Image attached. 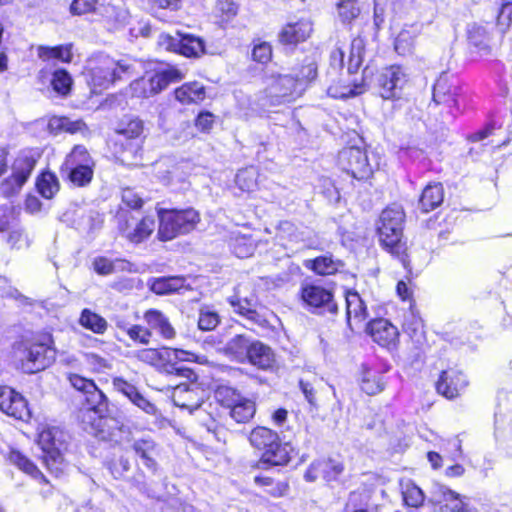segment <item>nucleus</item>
Listing matches in <instances>:
<instances>
[{
	"mask_svg": "<svg viewBox=\"0 0 512 512\" xmlns=\"http://www.w3.org/2000/svg\"><path fill=\"white\" fill-rule=\"evenodd\" d=\"M235 182L242 191H253L257 187V171L253 167L240 170Z\"/></svg>",
	"mask_w": 512,
	"mask_h": 512,
	"instance_id": "45",
	"label": "nucleus"
},
{
	"mask_svg": "<svg viewBox=\"0 0 512 512\" xmlns=\"http://www.w3.org/2000/svg\"><path fill=\"white\" fill-rule=\"evenodd\" d=\"M305 266L319 275H331L344 266L339 259H334L332 255H323L314 260L306 261Z\"/></svg>",
	"mask_w": 512,
	"mask_h": 512,
	"instance_id": "30",
	"label": "nucleus"
},
{
	"mask_svg": "<svg viewBox=\"0 0 512 512\" xmlns=\"http://www.w3.org/2000/svg\"><path fill=\"white\" fill-rule=\"evenodd\" d=\"M143 132L144 123L139 118L129 120L123 127L118 129L117 131V133L120 136H123L125 139L135 141L133 145L134 153H137V151L141 148Z\"/></svg>",
	"mask_w": 512,
	"mask_h": 512,
	"instance_id": "31",
	"label": "nucleus"
},
{
	"mask_svg": "<svg viewBox=\"0 0 512 512\" xmlns=\"http://www.w3.org/2000/svg\"><path fill=\"white\" fill-rule=\"evenodd\" d=\"M241 397L234 388L228 386H220L215 391L216 400L227 408H230L236 401H240Z\"/></svg>",
	"mask_w": 512,
	"mask_h": 512,
	"instance_id": "48",
	"label": "nucleus"
},
{
	"mask_svg": "<svg viewBox=\"0 0 512 512\" xmlns=\"http://www.w3.org/2000/svg\"><path fill=\"white\" fill-rule=\"evenodd\" d=\"M230 305L234 308V311L240 315L245 316L248 320L253 323L261 324L262 318L255 311L253 303L248 299H240L238 296H232L228 299Z\"/></svg>",
	"mask_w": 512,
	"mask_h": 512,
	"instance_id": "37",
	"label": "nucleus"
},
{
	"mask_svg": "<svg viewBox=\"0 0 512 512\" xmlns=\"http://www.w3.org/2000/svg\"><path fill=\"white\" fill-rule=\"evenodd\" d=\"M252 57L259 63H267L272 57L271 46L266 42L255 45L252 51Z\"/></svg>",
	"mask_w": 512,
	"mask_h": 512,
	"instance_id": "57",
	"label": "nucleus"
},
{
	"mask_svg": "<svg viewBox=\"0 0 512 512\" xmlns=\"http://www.w3.org/2000/svg\"><path fill=\"white\" fill-rule=\"evenodd\" d=\"M468 381L466 376L457 370L449 369L443 371L437 384V391L448 399H453L460 395L466 388Z\"/></svg>",
	"mask_w": 512,
	"mask_h": 512,
	"instance_id": "19",
	"label": "nucleus"
},
{
	"mask_svg": "<svg viewBox=\"0 0 512 512\" xmlns=\"http://www.w3.org/2000/svg\"><path fill=\"white\" fill-rule=\"evenodd\" d=\"M434 499H442L441 512H472L471 507L463 501L460 494L441 485L435 486Z\"/></svg>",
	"mask_w": 512,
	"mask_h": 512,
	"instance_id": "22",
	"label": "nucleus"
},
{
	"mask_svg": "<svg viewBox=\"0 0 512 512\" xmlns=\"http://www.w3.org/2000/svg\"><path fill=\"white\" fill-rule=\"evenodd\" d=\"M185 73L176 68L168 67L156 73H147L130 84L133 96L139 98H148L160 93L169 84L176 83L184 79Z\"/></svg>",
	"mask_w": 512,
	"mask_h": 512,
	"instance_id": "7",
	"label": "nucleus"
},
{
	"mask_svg": "<svg viewBox=\"0 0 512 512\" xmlns=\"http://www.w3.org/2000/svg\"><path fill=\"white\" fill-rule=\"evenodd\" d=\"M108 410V399L105 409L98 411L97 407L82 408L79 419L82 428L101 441L121 444L129 438V429L118 419L105 416Z\"/></svg>",
	"mask_w": 512,
	"mask_h": 512,
	"instance_id": "3",
	"label": "nucleus"
},
{
	"mask_svg": "<svg viewBox=\"0 0 512 512\" xmlns=\"http://www.w3.org/2000/svg\"><path fill=\"white\" fill-rule=\"evenodd\" d=\"M0 411L22 421H27L31 417L25 398L8 386H0Z\"/></svg>",
	"mask_w": 512,
	"mask_h": 512,
	"instance_id": "15",
	"label": "nucleus"
},
{
	"mask_svg": "<svg viewBox=\"0 0 512 512\" xmlns=\"http://www.w3.org/2000/svg\"><path fill=\"white\" fill-rule=\"evenodd\" d=\"M101 14L114 28L124 25L128 20V12L114 5H101Z\"/></svg>",
	"mask_w": 512,
	"mask_h": 512,
	"instance_id": "40",
	"label": "nucleus"
},
{
	"mask_svg": "<svg viewBox=\"0 0 512 512\" xmlns=\"http://www.w3.org/2000/svg\"><path fill=\"white\" fill-rule=\"evenodd\" d=\"M404 212L400 207H388L380 215L377 228L382 246L406 266V244L402 241Z\"/></svg>",
	"mask_w": 512,
	"mask_h": 512,
	"instance_id": "4",
	"label": "nucleus"
},
{
	"mask_svg": "<svg viewBox=\"0 0 512 512\" xmlns=\"http://www.w3.org/2000/svg\"><path fill=\"white\" fill-rule=\"evenodd\" d=\"M339 164L356 179H366L372 174L366 151L359 147H348L339 153Z\"/></svg>",
	"mask_w": 512,
	"mask_h": 512,
	"instance_id": "12",
	"label": "nucleus"
},
{
	"mask_svg": "<svg viewBox=\"0 0 512 512\" xmlns=\"http://www.w3.org/2000/svg\"><path fill=\"white\" fill-rule=\"evenodd\" d=\"M144 320L149 328L158 331L164 338L172 339L175 336V330L168 319L158 310L151 309L145 312Z\"/></svg>",
	"mask_w": 512,
	"mask_h": 512,
	"instance_id": "28",
	"label": "nucleus"
},
{
	"mask_svg": "<svg viewBox=\"0 0 512 512\" xmlns=\"http://www.w3.org/2000/svg\"><path fill=\"white\" fill-rule=\"evenodd\" d=\"M133 64L128 59H114L106 54L91 56L85 65L84 75L93 93L108 89L116 81L131 76Z\"/></svg>",
	"mask_w": 512,
	"mask_h": 512,
	"instance_id": "1",
	"label": "nucleus"
},
{
	"mask_svg": "<svg viewBox=\"0 0 512 512\" xmlns=\"http://www.w3.org/2000/svg\"><path fill=\"white\" fill-rule=\"evenodd\" d=\"M130 401L149 415H155L157 412L156 406L146 399L139 391L133 395Z\"/></svg>",
	"mask_w": 512,
	"mask_h": 512,
	"instance_id": "61",
	"label": "nucleus"
},
{
	"mask_svg": "<svg viewBox=\"0 0 512 512\" xmlns=\"http://www.w3.org/2000/svg\"><path fill=\"white\" fill-rule=\"evenodd\" d=\"M320 464L324 478L328 481L336 480L344 471V465L336 460L320 461Z\"/></svg>",
	"mask_w": 512,
	"mask_h": 512,
	"instance_id": "51",
	"label": "nucleus"
},
{
	"mask_svg": "<svg viewBox=\"0 0 512 512\" xmlns=\"http://www.w3.org/2000/svg\"><path fill=\"white\" fill-rule=\"evenodd\" d=\"M99 0H73L70 10L73 14L82 15L97 10Z\"/></svg>",
	"mask_w": 512,
	"mask_h": 512,
	"instance_id": "54",
	"label": "nucleus"
},
{
	"mask_svg": "<svg viewBox=\"0 0 512 512\" xmlns=\"http://www.w3.org/2000/svg\"><path fill=\"white\" fill-rule=\"evenodd\" d=\"M301 299L304 303L314 309H321L323 312L336 313L337 304L329 289L320 285L305 284L301 288Z\"/></svg>",
	"mask_w": 512,
	"mask_h": 512,
	"instance_id": "16",
	"label": "nucleus"
},
{
	"mask_svg": "<svg viewBox=\"0 0 512 512\" xmlns=\"http://www.w3.org/2000/svg\"><path fill=\"white\" fill-rule=\"evenodd\" d=\"M384 386L385 381L382 373L370 369L364 371L361 388L365 393L375 395L383 391Z\"/></svg>",
	"mask_w": 512,
	"mask_h": 512,
	"instance_id": "36",
	"label": "nucleus"
},
{
	"mask_svg": "<svg viewBox=\"0 0 512 512\" xmlns=\"http://www.w3.org/2000/svg\"><path fill=\"white\" fill-rule=\"evenodd\" d=\"M122 202L133 209H138L143 204L142 198L130 188L122 190Z\"/></svg>",
	"mask_w": 512,
	"mask_h": 512,
	"instance_id": "62",
	"label": "nucleus"
},
{
	"mask_svg": "<svg viewBox=\"0 0 512 512\" xmlns=\"http://www.w3.org/2000/svg\"><path fill=\"white\" fill-rule=\"evenodd\" d=\"M38 56L43 61H48L50 59H58L62 62H70L72 60L71 46H40L38 48Z\"/></svg>",
	"mask_w": 512,
	"mask_h": 512,
	"instance_id": "39",
	"label": "nucleus"
},
{
	"mask_svg": "<svg viewBox=\"0 0 512 512\" xmlns=\"http://www.w3.org/2000/svg\"><path fill=\"white\" fill-rule=\"evenodd\" d=\"M79 324L83 328L101 335L104 334L108 328L107 321L102 316L88 308L82 310L79 317Z\"/></svg>",
	"mask_w": 512,
	"mask_h": 512,
	"instance_id": "33",
	"label": "nucleus"
},
{
	"mask_svg": "<svg viewBox=\"0 0 512 512\" xmlns=\"http://www.w3.org/2000/svg\"><path fill=\"white\" fill-rule=\"evenodd\" d=\"M51 84L55 92L65 96L70 92L72 78L66 70L59 69L53 73Z\"/></svg>",
	"mask_w": 512,
	"mask_h": 512,
	"instance_id": "47",
	"label": "nucleus"
},
{
	"mask_svg": "<svg viewBox=\"0 0 512 512\" xmlns=\"http://www.w3.org/2000/svg\"><path fill=\"white\" fill-rule=\"evenodd\" d=\"M217 11H219L226 20H229L237 14L238 7L232 0H218Z\"/></svg>",
	"mask_w": 512,
	"mask_h": 512,
	"instance_id": "63",
	"label": "nucleus"
},
{
	"mask_svg": "<svg viewBox=\"0 0 512 512\" xmlns=\"http://www.w3.org/2000/svg\"><path fill=\"white\" fill-rule=\"evenodd\" d=\"M313 31L310 19H300L285 25L279 33V41L286 45H296L307 40Z\"/></svg>",
	"mask_w": 512,
	"mask_h": 512,
	"instance_id": "21",
	"label": "nucleus"
},
{
	"mask_svg": "<svg viewBox=\"0 0 512 512\" xmlns=\"http://www.w3.org/2000/svg\"><path fill=\"white\" fill-rule=\"evenodd\" d=\"M317 76V67L315 63L309 62L306 66H304L299 74H297L295 80H297L298 88L301 87L304 83H309L314 80Z\"/></svg>",
	"mask_w": 512,
	"mask_h": 512,
	"instance_id": "58",
	"label": "nucleus"
},
{
	"mask_svg": "<svg viewBox=\"0 0 512 512\" xmlns=\"http://www.w3.org/2000/svg\"><path fill=\"white\" fill-rule=\"evenodd\" d=\"M203 390L196 383H180L173 388L172 401L183 409H187L190 413L197 411L198 418L206 427L208 432L216 433L218 425L215 419L209 416L205 418L206 409L202 408L204 404L200 394Z\"/></svg>",
	"mask_w": 512,
	"mask_h": 512,
	"instance_id": "8",
	"label": "nucleus"
},
{
	"mask_svg": "<svg viewBox=\"0 0 512 512\" xmlns=\"http://www.w3.org/2000/svg\"><path fill=\"white\" fill-rule=\"evenodd\" d=\"M444 199V190L441 183L428 184L420 197L419 206L423 212L427 213L437 208Z\"/></svg>",
	"mask_w": 512,
	"mask_h": 512,
	"instance_id": "27",
	"label": "nucleus"
},
{
	"mask_svg": "<svg viewBox=\"0 0 512 512\" xmlns=\"http://www.w3.org/2000/svg\"><path fill=\"white\" fill-rule=\"evenodd\" d=\"M174 96L182 105L196 104L205 99L206 90L199 82H188L176 88Z\"/></svg>",
	"mask_w": 512,
	"mask_h": 512,
	"instance_id": "25",
	"label": "nucleus"
},
{
	"mask_svg": "<svg viewBox=\"0 0 512 512\" xmlns=\"http://www.w3.org/2000/svg\"><path fill=\"white\" fill-rule=\"evenodd\" d=\"M336 8L343 23H350L360 13L357 0H336Z\"/></svg>",
	"mask_w": 512,
	"mask_h": 512,
	"instance_id": "44",
	"label": "nucleus"
},
{
	"mask_svg": "<svg viewBox=\"0 0 512 512\" xmlns=\"http://www.w3.org/2000/svg\"><path fill=\"white\" fill-rule=\"evenodd\" d=\"M246 361L259 369L267 370L274 366L275 357L269 346L260 341L253 340Z\"/></svg>",
	"mask_w": 512,
	"mask_h": 512,
	"instance_id": "24",
	"label": "nucleus"
},
{
	"mask_svg": "<svg viewBox=\"0 0 512 512\" xmlns=\"http://www.w3.org/2000/svg\"><path fill=\"white\" fill-rule=\"evenodd\" d=\"M219 323V317L211 311H201L198 319V327L203 331L213 330Z\"/></svg>",
	"mask_w": 512,
	"mask_h": 512,
	"instance_id": "56",
	"label": "nucleus"
},
{
	"mask_svg": "<svg viewBox=\"0 0 512 512\" xmlns=\"http://www.w3.org/2000/svg\"><path fill=\"white\" fill-rule=\"evenodd\" d=\"M112 384L116 391L125 395L129 400L138 392V389L133 384L127 382L121 377H115Z\"/></svg>",
	"mask_w": 512,
	"mask_h": 512,
	"instance_id": "60",
	"label": "nucleus"
},
{
	"mask_svg": "<svg viewBox=\"0 0 512 512\" xmlns=\"http://www.w3.org/2000/svg\"><path fill=\"white\" fill-rule=\"evenodd\" d=\"M403 500L407 506L417 508L424 502V493L416 485L410 484L403 491Z\"/></svg>",
	"mask_w": 512,
	"mask_h": 512,
	"instance_id": "49",
	"label": "nucleus"
},
{
	"mask_svg": "<svg viewBox=\"0 0 512 512\" xmlns=\"http://www.w3.org/2000/svg\"><path fill=\"white\" fill-rule=\"evenodd\" d=\"M42 457L47 469L56 477L64 473L66 464L59 449L48 450V453L43 454Z\"/></svg>",
	"mask_w": 512,
	"mask_h": 512,
	"instance_id": "43",
	"label": "nucleus"
},
{
	"mask_svg": "<svg viewBox=\"0 0 512 512\" xmlns=\"http://www.w3.org/2000/svg\"><path fill=\"white\" fill-rule=\"evenodd\" d=\"M8 459L11 464L15 465L21 471L30 475L31 477H33V478L42 477V473L37 468V466L30 459H28L25 455H23L19 451L12 450L9 453Z\"/></svg>",
	"mask_w": 512,
	"mask_h": 512,
	"instance_id": "38",
	"label": "nucleus"
},
{
	"mask_svg": "<svg viewBox=\"0 0 512 512\" xmlns=\"http://www.w3.org/2000/svg\"><path fill=\"white\" fill-rule=\"evenodd\" d=\"M407 81V74L401 66L391 65L385 67L380 71L376 79L379 95L384 100L399 99Z\"/></svg>",
	"mask_w": 512,
	"mask_h": 512,
	"instance_id": "10",
	"label": "nucleus"
},
{
	"mask_svg": "<svg viewBox=\"0 0 512 512\" xmlns=\"http://www.w3.org/2000/svg\"><path fill=\"white\" fill-rule=\"evenodd\" d=\"M57 434L58 431L55 428L45 429L39 434L38 443L43 454L48 453V450L59 449L58 440L56 439Z\"/></svg>",
	"mask_w": 512,
	"mask_h": 512,
	"instance_id": "50",
	"label": "nucleus"
},
{
	"mask_svg": "<svg viewBox=\"0 0 512 512\" xmlns=\"http://www.w3.org/2000/svg\"><path fill=\"white\" fill-rule=\"evenodd\" d=\"M35 165L36 159L31 152H20L12 164L11 176L4 179L0 185L1 194L4 197H11L19 193Z\"/></svg>",
	"mask_w": 512,
	"mask_h": 512,
	"instance_id": "9",
	"label": "nucleus"
},
{
	"mask_svg": "<svg viewBox=\"0 0 512 512\" xmlns=\"http://www.w3.org/2000/svg\"><path fill=\"white\" fill-rule=\"evenodd\" d=\"M433 101L437 105L447 107L448 113L454 117V112L459 111L456 80L446 73L441 74L433 87Z\"/></svg>",
	"mask_w": 512,
	"mask_h": 512,
	"instance_id": "14",
	"label": "nucleus"
},
{
	"mask_svg": "<svg viewBox=\"0 0 512 512\" xmlns=\"http://www.w3.org/2000/svg\"><path fill=\"white\" fill-rule=\"evenodd\" d=\"M252 342L253 340L244 335H236L225 344L223 350L230 358L244 363Z\"/></svg>",
	"mask_w": 512,
	"mask_h": 512,
	"instance_id": "26",
	"label": "nucleus"
},
{
	"mask_svg": "<svg viewBox=\"0 0 512 512\" xmlns=\"http://www.w3.org/2000/svg\"><path fill=\"white\" fill-rule=\"evenodd\" d=\"M14 357L24 373L44 370L56 357L52 336L42 334L17 343L14 346Z\"/></svg>",
	"mask_w": 512,
	"mask_h": 512,
	"instance_id": "2",
	"label": "nucleus"
},
{
	"mask_svg": "<svg viewBox=\"0 0 512 512\" xmlns=\"http://www.w3.org/2000/svg\"><path fill=\"white\" fill-rule=\"evenodd\" d=\"M118 262L119 261L114 262L106 257L99 256L94 258L92 265L97 274L106 276L115 271L116 263Z\"/></svg>",
	"mask_w": 512,
	"mask_h": 512,
	"instance_id": "53",
	"label": "nucleus"
},
{
	"mask_svg": "<svg viewBox=\"0 0 512 512\" xmlns=\"http://www.w3.org/2000/svg\"><path fill=\"white\" fill-rule=\"evenodd\" d=\"M185 287L186 279L180 276L157 278L151 284V290L156 294L173 293Z\"/></svg>",
	"mask_w": 512,
	"mask_h": 512,
	"instance_id": "35",
	"label": "nucleus"
},
{
	"mask_svg": "<svg viewBox=\"0 0 512 512\" xmlns=\"http://www.w3.org/2000/svg\"><path fill=\"white\" fill-rule=\"evenodd\" d=\"M84 125L81 121H71L66 117H53L49 120L48 127L52 132L67 131L75 133Z\"/></svg>",
	"mask_w": 512,
	"mask_h": 512,
	"instance_id": "46",
	"label": "nucleus"
},
{
	"mask_svg": "<svg viewBox=\"0 0 512 512\" xmlns=\"http://www.w3.org/2000/svg\"><path fill=\"white\" fill-rule=\"evenodd\" d=\"M158 43L166 50L180 53L186 57H198L204 53V42L193 35L161 34Z\"/></svg>",
	"mask_w": 512,
	"mask_h": 512,
	"instance_id": "13",
	"label": "nucleus"
},
{
	"mask_svg": "<svg viewBox=\"0 0 512 512\" xmlns=\"http://www.w3.org/2000/svg\"><path fill=\"white\" fill-rule=\"evenodd\" d=\"M346 313L350 325L352 319L359 322L366 319V306L357 292H348L346 294Z\"/></svg>",
	"mask_w": 512,
	"mask_h": 512,
	"instance_id": "32",
	"label": "nucleus"
},
{
	"mask_svg": "<svg viewBox=\"0 0 512 512\" xmlns=\"http://www.w3.org/2000/svg\"><path fill=\"white\" fill-rule=\"evenodd\" d=\"M109 468L112 475L119 478L130 469V462L127 458L120 457L117 461L110 463Z\"/></svg>",
	"mask_w": 512,
	"mask_h": 512,
	"instance_id": "64",
	"label": "nucleus"
},
{
	"mask_svg": "<svg viewBox=\"0 0 512 512\" xmlns=\"http://www.w3.org/2000/svg\"><path fill=\"white\" fill-rule=\"evenodd\" d=\"M132 217L125 212L118 214L119 229L122 234L133 243H140L147 239L155 229V221L151 217H144L134 228H131Z\"/></svg>",
	"mask_w": 512,
	"mask_h": 512,
	"instance_id": "17",
	"label": "nucleus"
},
{
	"mask_svg": "<svg viewBox=\"0 0 512 512\" xmlns=\"http://www.w3.org/2000/svg\"><path fill=\"white\" fill-rule=\"evenodd\" d=\"M368 329L373 340L381 346L395 344L399 336L397 327L383 318L371 321Z\"/></svg>",
	"mask_w": 512,
	"mask_h": 512,
	"instance_id": "23",
	"label": "nucleus"
},
{
	"mask_svg": "<svg viewBox=\"0 0 512 512\" xmlns=\"http://www.w3.org/2000/svg\"><path fill=\"white\" fill-rule=\"evenodd\" d=\"M38 192L46 199H51L59 190L57 177L50 173H43L36 183Z\"/></svg>",
	"mask_w": 512,
	"mask_h": 512,
	"instance_id": "41",
	"label": "nucleus"
},
{
	"mask_svg": "<svg viewBox=\"0 0 512 512\" xmlns=\"http://www.w3.org/2000/svg\"><path fill=\"white\" fill-rule=\"evenodd\" d=\"M70 168L69 179L77 186H85L93 177V161L83 146H75L66 158Z\"/></svg>",
	"mask_w": 512,
	"mask_h": 512,
	"instance_id": "11",
	"label": "nucleus"
},
{
	"mask_svg": "<svg viewBox=\"0 0 512 512\" xmlns=\"http://www.w3.org/2000/svg\"><path fill=\"white\" fill-rule=\"evenodd\" d=\"M253 447L262 452L261 461L270 465H284L289 461V453L286 445L273 430L259 426L254 428L249 436Z\"/></svg>",
	"mask_w": 512,
	"mask_h": 512,
	"instance_id": "6",
	"label": "nucleus"
},
{
	"mask_svg": "<svg viewBox=\"0 0 512 512\" xmlns=\"http://www.w3.org/2000/svg\"><path fill=\"white\" fill-rule=\"evenodd\" d=\"M469 42L480 51H488V36L483 28L476 27L469 31Z\"/></svg>",
	"mask_w": 512,
	"mask_h": 512,
	"instance_id": "52",
	"label": "nucleus"
},
{
	"mask_svg": "<svg viewBox=\"0 0 512 512\" xmlns=\"http://www.w3.org/2000/svg\"><path fill=\"white\" fill-rule=\"evenodd\" d=\"M158 218V237L162 241H169L180 234L191 232L200 221L199 213L193 208L184 210L160 208L158 209Z\"/></svg>",
	"mask_w": 512,
	"mask_h": 512,
	"instance_id": "5",
	"label": "nucleus"
},
{
	"mask_svg": "<svg viewBox=\"0 0 512 512\" xmlns=\"http://www.w3.org/2000/svg\"><path fill=\"white\" fill-rule=\"evenodd\" d=\"M297 80L290 75H271L266 80L267 95L275 99H286L297 93Z\"/></svg>",
	"mask_w": 512,
	"mask_h": 512,
	"instance_id": "20",
	"label": "nucleus"
},
{
	"mask_svg": "<svg viewBox=\"0 0 512 512\" xmlns=\"http://www.w3.org/2000/svg\"><path fill=\"white\" fill-rule=\"evenodd\" d=\"M133 450L135 451L136 455L141 458L143 465L152 471L156 470V444L152 439L142 438L135 440L133 443Z\"/></svg>",
	"mask_w": 512,
	"mask_h": 512,
	"instance_id": "29",
	"label": "nucleus"
},
{
	"mask_svg": "<svg viewBox=\"0 0 512 512\" xmlns=\"http://www.w3.org/2000/svg\"><path fill=\"white\" fill-rule=\"evenodd\" d=\"M128 336L133 341L139 342L140 344L147 345L150 342L152 333L150 329L145 328L141 325H132L128 330Z\"/></svg>",
	"mask_w": 512,
	"mask_h": 512,
	"instance_id": "55",
	"label": "nucleus"
},
{
	"mask_svg": "<svg viewBox=\"0 0 512 512\" xmlns=\"http://www.w3.org/2000/svg\"><path fill=\"white\" fill-rule=\"evenodd\" d=\"M231 417L238 423H246L250 421L256 412L255 402L241 397L240 401H236L230 408Z\"/></svg>",
	"mask_w": 512,
	"mask_h": 512,
	"instance_id": "34",
	"label": "nucleus"
},
{
	"mask_svg": "<svg viewBox=\"0 0 512 512\" xmlns=\"http://www.w3.org/2000/svg\"><path fill=\"white\" fill-rule=\"evenodd\" d=\"M69 382L71 385L85 394V406L83 408L97 407L98 411H103L106 405V396L98 389L95 383L78 374H70Z\"/></svg>",
	"mask_w": 512,
	"mask_h": 512,
	"instance_id": "18",
	"label": "nucleus"
},
{
	"mask_svg": "<svg viewBox=\"0 0 512 512\" xmlns=\"http://www.w3.org/2000/svg\"><path fill=\"white\" fill-rule=\"evenodd\" d=\"M416 34L412 30H402L395 39V50L399 55H410L414 51Z\"/></svg>",
	"mask_w": 512,
	"mask_h": 512,
	"instance_id": "42",
	"label": "nucleus"
},
{
	"mask_svg": "<svg viewBox=\"0 0 512 512\" xmlns=\"http://www.w3.org/2000/svg\"><path fill=\"white\" fill-rule=\"evenodd\" d=\"M164 354L166 358L169 360L199 361L198 356L191 352L181 349L166 348L164 349Z\"/></svg>",
	"mask_w": 512,
	"mask_h": 512,
	"instance_id": "59",
	"label": "nucleus"
}]
</instances>
